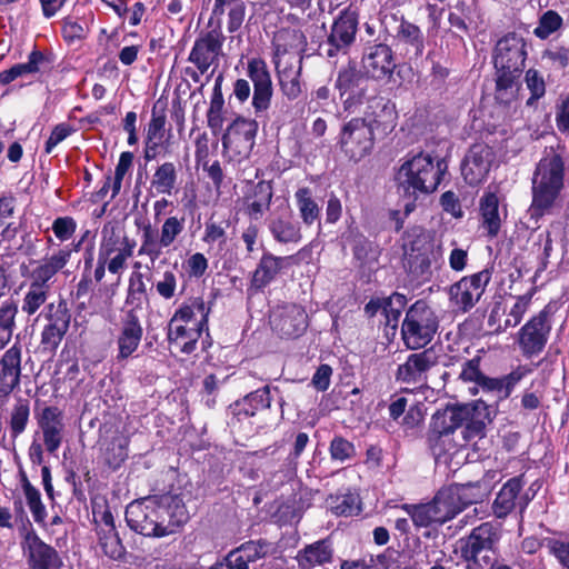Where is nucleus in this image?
I'll list each match as a JSON object with an SVG mask.
<instances>
[{"label": "nucleus", "mask_w": 569, "mask_h": 569, "mask_svg": "<svg viewBox=\"0 0 569 569\" xmlns=\"http://www.w3.org/2000/svg\"><path fill=\"white\" fill-rule=\"evenodd\" d=\"M565 163L562 158L550 150L538 162L532 176V202L528 213L531 219L549 213L563 188Z\"/></svg>", "instance_id": "nucleus-1"}, {"label": "nucleus", "mask_w": 569, "mask_h": 569, "mask_svg": "<svg viewBox=\"0 0 569 569\" xmlns=\"http://www.w3.org/2000/svg\"><path fill=\"white\" fill-rule=\"evenodd\" d=\"M447 170L443 159L435 161L428 153H418L406 160L398 170L399 192L418 199L420 194L433 192Z\"/></svg>", "instance_id": "nucleus-2"}, {"label": "nucleus", "mask_w": 569, "mask_h": 569, "mask_svg": "<svg viewBox=\"0 0 569 569\" xmlns=\"http://www.w3.org/2000/svg\"><path fill=\"white\" fill-rule=\"evenodd\" d=\"M501 538L499 525L483 522L473 528L469 536L461 539V558L467 562L466 569H488Z\"/></svg>", "instance_id": "nucleus-3"}, {"label": "nucleus", "mask_w": 569, "mask_h": 569, "mask_svg": "<svg viewBox=\"0 0 569 569\" xmlns=\"http://www.w3.org/2000/svg\"><path fill=\"white\" fill-rule=\"evenodd\" d=\"M438 318L435 311L422 300L415 302L406 313L401 326L405 345L409 349L426 347L438 330Z\"/></svg>", "instance_id": "nucleus-4"}, {"label": "nucleus", "mask_w": 569, "mask_h": 569, "mask_svg": "<svg viewBox=\"0 0 569 569\" xmlns=\"http://www.w3.org/2000/svg\"><path fill=\"white\" fill-rule=\"evenodd\" d=\"M522 375L513 371L500 378H490L480 370V358L476 357L462 365L459 378L463 382L472 383L469 388L472 395L479 391L491 395L497 400L506 399L510 396L513 387L520 381Z\"/></svg>", "instance_id": "nucleus-5"}, {"label": "nucleus", "mask_w": 569, "mask_h": 569, "mask_svg": "<svg viewBox=\"0 0 569 569\" xmlns=\"http://www.w3.org/2000/svg\"><path fill=\"white\" fill-rule=\"evenodd\" d=\"M358 31V14L350 10H342L333 20L326 40L320 46L323 53L333 58L347 54L356 41Z\"/></svg>", "instance_id": "nucleus-6"}, {"label": "nucleus", "mask_w": 569, "mask_h": 569, "mask_svg": "<svg viewBox=\"0 0 569 569\" xmlns=\"http://www.w3.org/2000/svg\"><path fill=\"white\" fill-rule=\"evenodd\" d=\"M470 416V409L463 406L447 407L438 410L431 419L429 441L433 453L438 457L448 449L445 448L450 436L460 428Z\"/></svg>", "instance_id": "nucleus-7"}, {"label": "nucleus", "mask_w": 569, "mask_h": 569, "mask_svg": "<svg viewBox=\"0 0 569 569\" xmlns=\"http://www.w3.org/2000/svg\"><path fill=\"white\" fill-rule=\"evenodd\" d=\"M368 79L363 70L358 69L356 62H349L342 67L336 79V88L343 98L345 110L350 112L361 106L368 97Z\"/></svg>", "instance_id": "nucleus-8"}, {"label": "nucleus", "mask_w": 569, "mask_h": 569, "mask_svg": "<svg viewBox=\"0 0 569 569\" xmlns=\"http://www.w3.org/2000/svg\"><path fill=\"white\" fill-rule=\"evenodd\" d=\"M158 512L156 499L150 497L131 502L126 509V520L133 531L142 536L166 537V525L161 527L162 523L157 522Z\"/></svg>", "instance_id": "nucleus-9"}, {"label": "nucleus", "mask_w": 569, "mask_h": 569, "mask_svg": "<svg viewBox=\"0 0 569 569\" xmlns=\"http://www.w3.org/2000/svg\"><path fill=\"white\" fill-rule=\"evenodd\" d=\"M527 44L522 37L508 33L495 47L493 64L497 72L520 76L527 58Z\"/></svg>", "instance_id": "nucleus-10"}, {"label": "nucleus", "mask_w": 569, "mask_h": 569, "mask_svg": "<svg viewBox=\"0 0 569 569\" xmlns=\"http://www.w3.org/2000/svg\"><path fill=\"white\" fill-rule=\"evenodd\" d=\"M42 316L47 321L41 332V345L46 350L54 351L68 332L71 313L66 300L59 298L48 303Z\"/></svg>", "instance_id": "nucleus-11"}, {"label": "nucleus", "mask_w": 569, "mask_h": 569, "mask_svg": "<svg viewBox=\"0 0 569 569\" xmlns=\"http://www.w3.org/2000/svg\"><path fill=\"white\" fill-rule=\"evenodd\" d=\"M376 136L366 120L353 118L341 130V149L351 160L358 161L372 149Z\"/></svg>", "instance_id": "nucleus-12"}, {"label": "nucleus", "mask_w": 569, "mask_h": 569, "mask_svg": "<svg viewBox=\"0 0 569 569\" xmlns=\"http://www.w3.org/2000/svg\"><path fill=\"white\" fill-rule=\"evenodd\" d=\"M490 279L488 269L463 277L449 289L451 303L463 312L470 310L480 300Z\"/></svg>", "instance_id": "nucleus-13"}, {"label": "nucleus", "mask_w": 569, "mask_h": 569, "mask_svg": "<svg viewBox=\"0 0 569 569\" xmlns=\"http://www.w3.org/2000/svg\"><path fill=\"white\" fill-rule=\"evenodd\" d=\"M365 102L367 106L360 120H366L376 137L383 138L391 133L398 119L395 103L378 96L370 97Z\"/></svg>", "instance_id": "nucleus-14"}, {"label": "nucleus", "mask_w": 569, "mask_h": 569, "mask_svg": "<svg viewBox=\"0 0 569 569\" xmlns=\"http://www.w3.org/2000/svg\"><path fill=\"white\" fill-rule=\"evenodd\" d=\"M269 319L272 330L286 338H297L308 327V315L301 306L296 303L277 306Z\"/></svg>", "instance_id": "nucleus-15"}, {"label": "nucleus", "mask_w": 569, "mask_h": 569, "mask_svg": "<svg viewBox=\"0 0 569 569\" xmlns=\"http://www.w3.org/2000/svg\"><path fill=\"white\" fill-rule=\"evenodd\" d=\"M224 36L219 29L202 32L194 41L188 60L192 62L200 73H204L217 62L222 51Z\"/></svg>", "instance_id": "nucleus-16"}, {"label": "nucleus", "mask_w": 569, "mask_h": 569, "mask_svg": "<svg viewBox=\"0 0 569 569\" xmlns=\"http://www.w3.org/2000/svg\"><path fill=\"white\" fill-rule=\"evenodd\" d=\"M362 70L373 80L390 78L396 69L393 52L388 44H368L361 59Z\"/></svg>", "instance_id": "nucleus-17"}, {"label": "nucleus", "mask_w": 569, "mask_h": 569, "mask_svg": "<svg viewBox=\"0 0 569 569\" xmlns=\"http://www.w3.org/2000/svg\"><path fill=\"white\" fill-rule=\"evenodd\" d=\"M247 74L253 83L252 107L256 113L269 109L272 99V81L267 63L259 58L248 61Z\"/></svg>", "instance_id": "nucleus-18"}, {"label": "nucleus", "mask_w": 569, "mask_h": 569, "mask_svg": "<svg viewBox=\"0 0 569 569\" xmlns=\"http://www.w3.org/2000/svg\"><path fill=\"white\" fill-rule=\"evenodd\" d=\"M550 330L551 326L546 310L532 317L519 331L518 341L523 355L540 353L547 343Z\"/></svg>", "instance_id": "nucleus-19"}, {"label": "nucleus", "mask_w": 569, "mask_h": 569, "mask_svg": "<svg viewBox=\"0 0 569 569\" xmlns=\"http://www.w3.org/2000/svg\"><path fill=\"white\" fill-rule=\"evenodd\" d=\"M158 508V520L166 525V536L176 533L189 520V512L180 495L167 493L153 497Z\"/></svg>", "instance_id": "nucleus-20"}, {"label": "nucleus", "mask_w": 569, "mask_h": 569, "mask_svg": "<svg viewBox=\"0 0 569 569\" xmlns=\"http://www.w3.org/2000/svg\"><path fill=\"white\" fill-rule=\"evenodd\" d=\"M258 123L254 120L237 118L222 136L224 149L234 150L239 156L247 157L254 146Z\"/></svg>", "instance_id": "nucleus-21"}, {"label": "nucleus", "mask_w": 569, "mask_h": 569, "mask_svg": "<svg viewBox=\"0 0 569 569\" xmlns=\"http://www.w3.org/2000/svg\"><path fill=\"white\" fill-rule=\"evenodd\" d=\"M493 159L495 153L491 147L482 143L473 144L461 166L465 180L471 186L482 182L489 173Z\"/></svg>", "instance_id": "nucleus-22"}, {"label": "nucleus", "mask_w": 569, "mask_h": 569, "mask_svg": "<svg viewBox=\"0 0 569 569\" xmlns=\"http://www.w3.org/2000/svg\"><path fill=\"white\" fill-rule=\"evenodd\" d=\"M143 336V328L137 308L128 309L121 319L120 332L117 338V360L128 359L138 349Z\"/></svg>", "instance_id": "nucleus-23"}, {"label": "nucleus", "mask_w": 569, "mask_h": 569, "mask_svg": "<svg viewBox=\"0 0 569 569\" xmlns=\"http://www.w3.org/2000/svg\"><path fill=\"white\" fill-rule=\"evenodd\" d=\"M23 549L32 569H60L62 560L57 550L43 542L34 531L26 535Z\"/></svg>", "instance_id": "nucleus-24"}, {"label": "nucleus", "mask_w": 569, "mask_h": 569, "mask_svg": "<svg viewBox=\"0 0 569 569\" xmlns=\"http://www.w3.org/2000/svg\"><path fill=\"white\" fill-rule=\"evenodd\" d=\"M529 303L530 297L520 296L508 312H506V309L501 303H496L491 309L487 321L489 332L499 335L507 331L509 328L518 326L523 315L527 312Z\"/></svg>", "instance_id": "nucleus-25"}, {"label": "nucleus", "mask_w": 569, "mask_h": 569, "mask_svg": "<svg viewBox=\"0 0 569 569\" xmlns=\"http://www.w3.org/2000/svg\"><path fill=\"white\" fill-rule=\"evenodd\" d=\"M38 423L43 433L46 449L50 453L56 452L63 438L62 411L57 407H46L39 417Z\"/></svg>", "instance_id": "nucleus-26"}, {"label": "nucleus", "mask_w": 569, "mask_h": 569, "mask_svg": "<svg viewBox=\"0 0 569 569\" xmlns=\"http://www.w3.org/2000/svg\"><path fill=\"white\" fill-rule=\"evenodd\" d=\"M435 366V359L429 351L412 353L397 370V380L406 383L423 382L428 370Z\"/></svg>", "instance_id": "nucleus-27"}, {"label": "nucleus", "mask_w": 569, "mask_h": 569, "mask_svg": "<svg viewBox=\"0 0 569 569\" xmlns=\"http://www.w3.org/2000/svg\"><path fill=\"white\" fill-rule=\"evenodd\" d=\"M21 349L9 348L0 359V396H8L20 381Z\"/></svg>", "instance_id": "nucleus-28"}, {"label": "nucleus", "mask_w": 569, "mask_h": 569, "mask_svg": "<svg viewBox=\"0 0 569 569\" xmlns=\"http://www.w3.org/2000/svg\"><path fill=\"white\" fill-rule=\"evenodd\" d=\"M450 487L455 492L456 500L460 502L462 510L469 505L482 502L491 492V483L485 477L477 481L453 483Z\"/></svg>", "instance_id": "nucleus-29"}, {"label": "nucleus", "mask_w": 569, "mask_h": 569, "mask_svg": "<svg viewBox=\"0 0 569 569\" xmlns=\"http://www.w3.org/2000/svg\"><path fill=\"white\" fill-rule=\"evenodd\" d=\"M333 549L329 540L323 539L306 546L297 555V561L301 569H313L331 562Z\"/></svg>", "instance_id": "nucleus-30"}, {"label": "nucleus", "mask_w": 569, "mask_h": 569, "mask_svg": "<svg viewBox=\"0 0 569 569\" xmlns=\"http://www.w3.org/2000/svg\"><path fill=\"white\" fill-rule=\"evenodd\" d=\"M71 257V251L60 249L40 261L30 274V279L41 284H51L50 280L64 268Z\"/></svg>", "instance_id": "nucleus-31"}, {"label": "nucleus", "mask_w": 569, "mask_h": 569, "mask_svg": "<svg viewBox=\"0 0 569 569\" xmlns=\"http://www.w3.org/2000/svg\"><path fill=\"white\" fill-rule=\"evenodd\" d=\"M522 487L520 477L511 478L502 486L492 503V511L497 518H506L515 509Z\"/></svg>", "instance_id": "nucleus-32"}, {"label": "nucleus", "mask_w": 569, "mask_h": 569, "mask_svg": "<svg viewBox=\"0 0 569 569\" xmlns=\"http://www.w3.org/2000/svg\"><path fill=\"white\" fill-rule=\"evenodd\" d=\"M204 327L199 323L197 328H187L186 323L170 320L168 340L179 347L182 352L191 353L196 349L197 341Z\"/></svg>", "instance_id": "nucleus-33"}, {"label": "nucleus", "mask_w": 569, "mask_h": 569, "mask_svg": "<svg viewBox=\"0 0 569 569\" xmlns=\"http://www.w3.org/2000/svg\"><path fill=\"white\" fill-rule=\"evenodd\" d=\"M48 58L40 51H32L29 59L24 63H18L8 70L0 73V82L3 84L10 83L17 78H21L28 74H34L46 68H49Z\"/></svg>", "instance_id": "nucleus-34"}, {"label": "nucleus", "mask_w": 569, "mask_h": 569, "mask_svg": "<svg viewBox=\"0 0 569 569\" xmlns=\"http://www.w3.org/2000/svg\"><path fill=\"white\" fill-rule=\"evenodd\" d=\"M430 506L436 518V523H445L462 511L460 502L456 500L455 492L450 486L440 490L430 502Z\"/></svg>", "instance_id": "nucleus-35"}, {"label": "nucleus", "mask_w": 569, "mask_h": 569, "mask_svg": "<svg viewBox=\"0 0 569 569\" xmlns=\"http://www.w3.org/2000/svg\"><path fill=\"white\" fill-rule=\"evenodd\" d=\"M272 187L268 181H259L253 186L251 193L246 198L248 214L258 220L269 210L272 199Z\"/></svg>", "instance_id": "nucleus-36"}, {"label": "nucleus", "mask_w": 569, "mask_h": 569, "mask_svg": "<svg viewBox=\"0 0 569 569\" xmlns=\"http://www.w3.org/2000/svg\"><path fill=\"white\" fill-rule=\"evenodd\" d=\"M291 257H276L263 254L256 269L252 282L257 288H262L272 281L280 270L287 267Z\"/></svg>", "instance_id": "nucleus-37"}, {"label": "nucleus", "mask_w": 569, "mask_h": 569, "mask_svg": "<svg viewBox=\"0 0 569 569\" xmlns=\"http://www.w3.org/2000/svg\"><path fill=\"white\" fill-rule=\"evenodd\" d=\"M396 39L400 44L407 47V53L418 58L425 50V37L420 28L407 20H401Z\"/></svg>", "instance_id": "nucleus-38"}, {"label": "nucleus", "mask_w": 569, "mask_h": 569, "mask_svg": "<svg viewBox=\"0 0 569 569\" xmlns=\"http://www.w3.org/2000/svg\"><path fill=\"white\" fill-rule=\"evenodd\" d=\"M50 291L51 284H41L30 279L22 298V312L29 317L36 315L41 307L47 306Z\"/></svg>", "instance_id": "nucleus-39"}, {"label": "nucleus", "mask_w": 569, "mask_h": 569, "mask_svg": "<svg viewBox=\"0 0 569 569\" xmlns=\"http://www.w3.org/2000/svg\"><path fill=\"white\" fill-rule=\"evenodd\" d=\"M127 244L134 247L136 242L122 236L114 226L106 224L101 230L98 257L106 260L109 256L120 252L122 248H127Z\"/></svg>", "instance_id": "nucleus-40"}, {"label": "nucleus", "mask_w": 569, "mask_h": 569, "mask_svg": "<svg viewBox=\"0 0 569 569\" xmlns=\"http://www.w3.org/2000/svg\"><path fill=\"white\" fill-rule=\"evenodd\" d=\"M480 212L482 227L487 230L488 236L496 237L501 227V218L499 214V199L495 193L489 192L481 198Z\"/></svg>", "instance_id": "nucleus-41"}, {"label": "nucleus", "mask_w": 569, "mask_h": 569, "mask_svg": "<svg viewBox=\"0 0 569 569\" xmlns=\"http://www.w3.org/2000/svg\"><path fill=\"white\" fill-rule=\"evenodd\" d=\"M178 172L174 163L163 162L160 164L150 181V191L157 194L170 196L176 188Z\"/></svg>", "instance_id": "nucleus-42"}, {"label": "nucleus", "mask_w": 569, "mask_h": 569, "mask_svg": "<svg viewBox=\"0 0 569 569\" xmlns=\"http://www.w3.org/2000/svg\"><path fill=\"white\" fill-rule=\"evenodd\" d=\"M473 411L477 412V415L470 413L468 420L465 421L466 426L462 430V438L466 441L481 438L485 435L487 422L491 421L489 409L483 401L477 403Z\"/></svg>", "instance_id": "nucleus-43"}, {"label": "nucleus", "mask_w": 569, "mask_h": 569, "mask_svg": "<svg viewBox=\"0 0 569 569\" xmlns=\"http://www.w3.org/2000/svg\"><path fill=\"white\" fill-rule=\"evenodd\" d=\"M141 246L138 250L139 256H147L151 263H154L162 254V249L167 248L162 241L158 230L150 223L144 224L141 229Z\"/></svg>", "instance_id": "nucleus-44"}, {"label": "nucleus", "mask_w": 569, "mask_h": 569, "mask_svg": "<svg viewBox=\"0 0 569 569\" xmlns=\"http://www.w3.org/2000/svg\"><path fill=\"white\" fill-rule=\"evenodd\" d=\"M18 305L12 298L4 299L0 305V342L8 345L16 328Z\"/></svg>", "instance_id": "nucleus-45"}, {"label": "nucleus", "mask_w": 569, "mask_h": 569, "mask_svg": "<svg viewBox=\"0 0 569 569\" xmlns=\"http://www.w3.org/2000/svg\"><path fill=\"white\" fill-rule=\"evenodd\" d=\"M223 77L219 74L214 81L213 93L210 101V107L207 112L208 127L216 133L221 130L223 124L222 109L224 100L221 92V83Z\"/></svg>", "instance_id": "nucleus-46"}, {"label": "nucleus", "mask_w": 569, "mask_h": 569, "mask_svg": "<svg viewBox=\"0 0 569 569\" xmlns=\"http://www.w3.org/2000/svg\"><path fill=\"white\" fill-rule=\"evenodd\" d=\"M297 206L300 212V217L307 226L313 224L319 220L320 209L311 196L309 188H300L296 194Z\"/></svg>", "instance_id": "nucleus-47"}, {"label": "nucleus", "mask_w": 569, "mask_h": 569, "mask_svg": "<svg viewBox=\"0 0 569 569\" xmlns=\"http://www.w3.org/2000/svg\"><path fill=\"white\" fill-rule=\"evenodd\" d=\"M104 462L112 469H117L128 457V440L118 435L106 446L102 452Z\"/></svg>", "instance_id": "nucleus-48"}, {"label": "nucleus", "mask_w": 569, "mask_h": 569, "mask_svg": "<svg viewBox=\"0 0 569 569\" xmlns=\"http://www.w3.org/2000/svg\"><path fill=\"white\" fill-rule=\"evenodd\" d=\"M519 76L497 72L496 79V100L502 104H509L516 100L519 84Z\"/></svg>", "instance_id": "nucleus-49"}, {"label": "nucleus", "mask_w": 569, "mask_h": 569, "mask_svg": "<svg viewBox=\"0 0 569 569\" xmlns=\"http://www.w3.org/2000/svg\"><path fill=\"white\" fill-rule=\"evenodd\" d=\"M327 503L331 511L337 516H355L360 512V500L355 493H345L330 496Z\"/></svg>", "instance_id": "nucleus-50"}, {"label": "nucleus", "mask_w": 569, "mask_h": 569, "mask_svg": "<svg viewBox=\"0 0 569 569\" xmlns=\"http://www.w3.org/2000/svg\"><path fill=\"white\" fill-rule=\"evenodd\" d=\"M99 546L106 556L111 559H121L126 552L123 545L118 536L116 528L99 529Z\"/></svg>", "instance_id": "nucleus-51"}, {"label": "nucleus", "mask_w": 569, "mask_h": 569, "mask_svg": "<svg viewBox=\"0 0 569 569\" xmlns=\"http://www.w3.org/2000/svg\"><path fill=\"white\" fill-rule=\"evenodd\" d=\"M269 229L272 236L282 243L298 242L301 239L300 228L286 219H276L271 221Z\"/></svg>", "instance_id": "nucleus-52"}, {"label": "nucleus", "mask_w": 569, "mask_h": 569, "mask_svg": "<svg viewBox=\"0 0 569 569\" xmlns=\"http://www.w3.org/2000/svg\"><path fill=\"white\" fill-rule=\"evenodd\" d=\"M562 24V17L555 10H548L540 16L533 34L541 40H546L561 29Z\"/></svg>", "instance_id": "nucleus-53"}, {"label": "nucleus", "mask_w": 569, "mask_h": 569, "mask_svg": "<svg viewBox=\"0 0 569 569\" xmlns=\"http://www.w3.org/2000/svg\"><path fill=\"white\" fill-rule=\"evenodd\" d=\"M407 305L406 296L401 293H393L388 299H385V306H382V315L386 318V326L391 329H396L399 323V319L403 308Z\"/></svg>", "instance_id": "nucleus-54"}, {"label": "nucleus", "mask_w": 569, "mask_h": 569, "mask_svg": "<svg viewBox=\"0 0 569 569\" xmlns=\"http://www.w3.org/2000/svg\"><path fill=\"white\" fill-rule=\"evenodd\" d=\"M194 311L201 313V320L199 323L207 326L210 309L206 307L204 301L200 298L194 299L190 306L179 308L171 318V321L188 323L192 320Z\"/></svg>", "instance_id": "nucleus-55"}, {"label": "nucleus", "mask_w": 569, "mask_h": 569, "mask_svg": "<svg viewBox=\"0 0 569 569\" xmlns=\"http://www.w3.org/2000/svg\"><path fill=\"white\" fill-rule=\"evenodd\" d=\"M30 415L29 402L26 399H18L10 417V429L12 436L22 433L27 427Z\"/></svg>", "instance_id": "nucleus-56"}, {"label": "nucleus", "mask_w": 569, "mask_h": 569, "mask_svg": "<svg viewBox=\"0 0 569 569\" xmlns=\"http://www.w3.org/2000/svg\"><path fill=\"white\" fill-rule=\"evenodd\" d=\"M525 82L531 96L527 100L528 106H532L535 101L542 98L546 93V82L540 71L529 69L526 71Z\"/></svg>", "instance_id": "nucleus-57"}, {"label": "nucleus", "mask_w": 569, "mask_h": 569, "mask_svg": "<svg viewBox=\"0 0 569 569\" xmlns=\"http://www.w3.org/2000/svg\"><path fill=\"white\" fill-rule=\"evenodd\" d=\"M402 509L411 518L413 525L419 528L428 527L436 522V518L433 516L430 503L419 506L405 505Z\"/></svg>", "instance_id": "nucleus-58"}, {"label": "nucleus", "mask_w": 569, "mask_h": 569, "mask_svg": "<svg viewBox=\"0 0 569 569\" xmlns=\"http://www.w3.org/2000/svg\"><path fill=\"white\" fill-rule=\"evenodd\" d=\"M353 254L362 264L371 266L377 262L379 250L371 241L359 238L355 243Z\"/></svg>", "instance_id": "nucleus-59"}, {"label": "nucleus", "mask_w": 569, "mask_h": 569, "mask_svg": "<svg viewBox=\"0 0 569 569\" xmlns=\"http://www.w3.org/2000/svg\"><path fill=\"white\" fill-rule=\"evenodd\" d=\"M166 114L158 112L156 107L152 109L151 119L148 123L146 140L162 143L166 132Z\"/></svg>", "instance_id": "nucleus-60"}, {"label": "nucleus", "mask_w": 569, "mask_h": 569, "mask_svg": "<svg viewBox=\"0 0 569 569\" xmlns=\"http://www.w3.org/2000/svg\"><path fill=\"white\" fill-rule=\"evenodd\" d=\"M184 219L178 217H169L161 226L160 236L167 247L171 246L177 237L183 231Z\"/></svg>", "instance_id": "nucleus-61"}, {"label": "nucleus", "mask_w": 569, "mask_h": 569, "mask_svg": "<svg viewBox=\"0 0 569 569\" xmlns=\"http://www.w3.org/2000/svg\"><path fill=\"white\" fill-rule=\"evenodd\" d=\"M133 244H127L120 252L106 258V266L111 274L120 276L127 268V260L133 254Z\"/></svg>", "instance_id": "nucleus-62"}, {"label": "nucleus", "mask_w": 569, "mask_h": 569, "mask_svg": "<svg viewBox=\"0 0 569 569\" xmlns=\"http://www.w3.org/2000/svg\"><path fill=\"white\" fill-rule=\"evenodd\" d=\"M236 550L250 565L267 555V543L262 541H248L236 548Z\"/></svg>", "instance_id": "nucleus-63"}, {"label": "nucleus", "mask_w": 569, "mask_h": 569, "mask_svg": "<svg viewBox=\"0 0 569 569\" xmlns=\"http://www.w3.org/2000/svg\"><path fill=\"white\" fill-rule=\"evenodd\" d=\"M280 87L284 96L289 99H296L301 93V83L298 71L280 73Z\"/></svg>", "instance_id": "nucleus-64"}]
</instances>
